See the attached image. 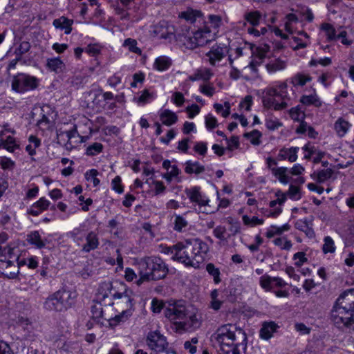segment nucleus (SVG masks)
<instances>
[{
    "instance_id": "nucleus-1",
    "label": "nucleus",
    "mask_w": 354,
    "mask_h": 354,
    "mask_svg": "<svg viewBox=\"0 0 354 354\" xmlns=\"http://www.w3.org/2000/svg\"><path fill=\"white\" fill-rule=\"evenodd\" d=\"M209 250L208 245L200 239H189L179 241L170 247H165L162 252L171 255L174 261L186 267L198 268L204 261Z\"/></svg>"
},
{
    "instance_id": "nucleus-2",
    "label": "nucleus",
    "mask_w": 354,
    "mask_h": 354,
    "mask_svg": "<svg viewBox=\"0 0 354 354\" xmlns=\"http://www.w3.org/2000/svg\"><path fill=\"white\" fill-rule=\"evenodd\" d=\"M220 346V354H241L239 348L247 347V335L241 328L232 324L220 326L211 337Z\"/></svg>"
},
{
    "instance_id": "nucleus-3",
    "label": "nucleus",
    "mask_w": 354,
    "mask_h": 354,
    "mask_svg": "<svg viewBox=\"0 0 354 354\" xmlns=\"http://www.w3.org/2000/svg\"><path fill=\"white\" fill-rule=\"evenodd\" d=\"M140 278L136 284L140 286L145 281H157L165 279L169 269L164 261L158 257H147L138 263Z\"/></svg>"
},
{
    "instance_id": "nucleus-4",
    "label": "nucleus",
    "mask_w": 354,
    "mask_h": 354,
    "mask_svg": "<svg viewBox=\"0 0 354 354\" xmlns=\"http://www.w3.org/2000/svg\"><path fill=\"white\" fill-rule=\"evenodd\" d=\"M177 39L187 48L194 49L207 44L212 40L211 30L206 25L197 30L189 31V28L182 30L177 35Z\"/></svg>"
},
{
    "instance_id": "nucleus-5",
    "label": "nucleus",
    "mask_w": 354,
    "mask_h": 354,
    "mask_svg": "<svg viewBox=\"0 0 354 354\" xmlns=\"http://www.w3.org/2000/svg\"><path fill=\"white\" fill-rule=\"evenodd\" d=\"M165 317L176 326L178 330L193 331L201 324L202 317L194 311H166Z\"/></svg>"
},
{
    "instance_id": "nucleus-6",
    "label": "nucleus",
    "mask_w": 354,
    "mask_h": 354,
    "mask_svg": "<svg viewBox=\"0 0 354 354\" xmlns=\"http://www.w3.org/2000/svg\"><path fill=\"white\" fill-rule=\"evenodd\" d=\"M74 304L71 293L65 290H59L50 295L44 303L46 310H67Z\"/></svg>"
},
{
    "instance_id": "nucleus-7",
    "label": "nucleus",
    "mask_w": 354,
    "mask_h": 354,
    "mask_svg": "<svg viewBox=\"0 0 354 354\" xmlns=\"http://www.w3.org/2000/svg\"><path fill=\"white\" fill-rule=\"evenodd\" d=\"M39 84L38 78L24 73H17L11 80L12 90L21 94L36 89Z\"/></svg>"
},
{
    "instance_id": "nucleus-8",
    "label": "nucleus",
    "mask_w": 354,
    "mask_h": 354,
    "mask_svg": "<svg viewBox=\"0 0 354 354\" xmlns=\"http://www.w3.org/2000/svg\"><path fill=\"white\" fill-rule=\"evenodd\" d=\"M145 342L147 346L156 353L167 349L168 346L166 337L157 330L149 332Z\"/></svg>"
},
{
    "instance_id": "nucleus-9",
    "label": "nucleus",
    "mask_w": 354,
    "mask_h": 354,
    "mask_svg": "<svg viewBox=\"0 0 354 354\" xmlns=\"http://www.w3.org/2000/svg\"><path fill=\"white\" fill-rule=\"evenodd\" d=\"M186 301L183 299H170L166 301L153 298L151 301V310H178L185 308Z\"/></svg>"
},
{
    "instance_id": "nucleus-10",
    "label": "nucleus",
    "mask_w": 354,
    "mask_h": 354,
    "mask_svg": "<svg viewBox=\"0 0 354 354\" xmlns=\"http://www.w3.org/2000/svg\"><path fill=\"white\" fill-rule=\"evenodd\" d=\"M259 283L261 287L266 291L273 292L277 288H281L286 286V283L280 277H272L264 274L260 277Z\"/></svg>"
},
{
    "instance_id": "nucleus-11",
    "label": "nucleus",
    "mask_w": 354,
    "mask_h": 354,
    "mask_svg": "<svg viewBox=\"0 0 354 354\" xmlns=\"http://www.w3.org/2000/svg\"><path fill=\"white\" fill-rule=\"evenodd\" d=\"M19 273V268L15 264L13 259L0 260V277L15 279Z\"/></svg>"
},
{
    "instance_id": "nucleus-12",
    "label": "nucleus",
    "mask_w": 354,
    "mask_h": 354,
    "mask_svg": "<svg viewBox=\"0 0 354 354\" xmlns=\"http://www.w3.org/2000/svg\"><path fill=\"white\" fill-rule=\"evenodd\" d=\"M174 28L169 25L166 21H160L153 28V33L154 36L160 39H170L174 35Z\"/></svg>"
},
{
    "instance_id": "nucleus-13",
    "label": "nucleus",
    "mask_w": 354,
    "mask_h": 354,
    "mask_svg": "<svg viewBox=\"0 0 354 354\" xmlns=\"http://www.w3.org/2000/svg\"><path fill=\"white\" fill-rule=\"evenodd\" d=\"M268 93L270 95H276V97L281 99V102H286L287 106L289 105V102L291 97L288 92V84L286 82H280L274 87L268 88Z\"/></svg>"
},
{
    "instance_id": "nucleus-14",
    "label": "nucleus",
    "mask_w": 354,
    "mask_h": 354,
    "mask_svg": "<svg viewBox=\"0 0 354 354\" xmlns=\"http://www.w3.org/2000/svg\"><path fill=\"white\" fill-rule=\"evenodd\" d=\"M86 243L82 245V252L88 253L97 249L100 245L98 233L95 231H90L85 236Z\"/></svg>"
},
{
    "instance_id": "nucleus-15",
    "label": "nucleus",
    "mask_w": 354,
    "mask_h": 354,
    "mask_svg": "<svg viewBox=\"0 0 354 354\" xmlns=\"http://www.w3.org/2000/svg\"><path fill=\"white\" fill-rule=\"evenodd\" d=\"M50 205V202L48 200L41 197L27 209V214L33 216H37L44 211L48 209Z\"/></svg>"
},
{
    "instance_id": "nucleus-16",
    "label": "nucleus",
    "mask_w": 354,
    "mask_h": 354,
    "mask_svg": "<svg viewBox=\"0 0 354 354\" xmlns=\"http://www.w3.org/2000/svg\"><path fill=\"white\" fill-rule=\"evenodd\" d=\"M225 48L218 45L213 46L210 50L206 53L209 62L211 65L215 66L216 63L220 62L225 55Z\"/></svg>"
},
{
    "instance_id": "nucleus-17",
    "label": "nucleus",
    "mask_w": 354,
    "mask_h": 354,
    "mask_svg": "<svg viewBox=\"0 0 354 354\" xmlns=\"http://www.w3.org/2000/svg\"><path fill=\"white\" fill-rule=\"evenodd\" d=\"M276 95H270L268 93V89L266 91V95L262 97V102L266 108H273L274 110L279 111L285 109L287 107V104L284 102H279L276 100Z\"/></svg>"
},
{
    "instance_id": "nucleus-18",
    "label": "nucleus",
    "mask_w": 354,
    "mask_h": 354,
    "mask_svg": "<svg viewBox=\"0 0 354 354\" xmlns=\"http://www.w3.org/2000/svg\"><path fill=\"white\" fill-rule=\"evenodd\" d=\"M185 192L191 202L195 203L201 206L207 205L208 200L203 196L198 187H194L189 189H186Z\"/></svg>"
},
{
    "instance_id": "nucleus-19",
    "label": "nucleus",
    "mask_w": 354,
    "mask_h": 354,
    "mask_svg": "<svg viewBox=\"0 0 354 354\" xmlns=\"http://www.w3.org/2000/svg\"><path fill=\"white\" fill-rule=\"evenodd\" d=\"M299 147H292L290 148H282L279 150L277 155V159L279 160H288L290 162H295L297 159V153Z\"/></svg>"
},
{
    "instance_id": "nucleus-20",
    "label": "nucleus",
    "mask_w": 354,
    "mask_h": 354,
    "mask_svg": "<svg viewBox=\"0 0 354 354\" xmlns=\"http://www.w3.org/2000/svg\"><path fill=\"white\" fill-rule=\"evenodd\" d=\"M73 24V20L69 19L64 16L55 19L53 21V25L56 29L64 30V33L66 35L71 32Z\"/></svg>"
},
{
    "instance_id": "nucleus-21",
    "label": "nucleus",
    "mask_w": 354,
    "mask_h": 354,
    "mask_svg": "<svg viewBox=\"0 0 354 354\" xmlns=\"http://www.w3.org/2000/svg\"><path fill=\"white\" fill-rule=\"evenodd\" d=\"M278 326L274 322H265L262 324V327L259 331L261 338L263 339H269L272 337L274 333L278 328Z\"/></svg>"
},
{
    "instance_id": "nucleus-22",
    "label": "nucleus",
    "mask_w": 354,
    "mask_h": 354,
    "mask_svg": "<svg viewBox=\"0 0 354 354\" xmlns=\"http://www.w3.org/2000/svg\"><path fill=\"white\" fill-rule=\"evenodd\" d=\"M333 174L334 171L332 169L327 168L314 171L310 174V177L317 183H323L330 179Z\"/></svg>"
},
{
    "instance_id": "nucleus-23",
    "label": "nucleus",
    "mask_w": 354,
    "mask_h": 354,
    "mask_svg": "<svg viewBox=\"0 0 354 354\" xmlns=\"http://www.w3.org/2000/svg\"><path fill=\"white\" fill-rule=\"evenodd\" d=\"M159 116L162 124L166 126H171L178 121L176 113L169 109L162 110L159 113Z\"/></svg>"
},
{
    "instance_id": "nucleus-24",
    "label": "nucleus",
    "mask_w": 354,
    "mask_h": 354,
    "mask_svg": "<svg viewBox=\"0 0 354 354\" xmlns=\"http://www.w3.org/2000/svg\"><path fill=\"white\" fill-rule=\"evenodd\" d=\"M7 130H5V136H3V145L1 148L6 149L10 153H14L17 149L20 148V145L16 138L12 136L6 135Z\"/></svg>"
},
{
    "instance_id": "nucleus-25",
    "label": "nucleus",
    "mask_w": 354,
    "mask_h": 354,
    "mask_svg": "<svg viewBox=\"0 0 354 354\" xmlns=\"http://www.w3.org/2000/svg\"><path fill=\"white\" fill-rule=\"evenodd\" d=\"M295 227L296 229L304 232L309 238H313L315 236L313 227L306 218L297 221L295 223Z\"/></svg>"
},
{
    "instance_id": "nucleus-26",
    "label": "nucleus",
    "mask_w": 354,
    "mask_h": 354,
    "mask_svg": "<svg viewBox=\"0 0 354 354\" xmlns=\"http://www.w3.org/2000/svg\"><path fill=\"white\" fill-rule=\"evenodd\" d=\"M351 127V124L343 118H339L334 124V129L339 137L344 136Z\"/></svg>"
},
{
    "instance_id": "nucleus-27",
    "label": "nucleus",
    "mask_w": 354,
    "mask_h": 354,
    "mask_svg": "<svg viewBox=\"0 0 354 354\" xmlns=\"http://www.w3.org/2000/svg\"><path fill=\"white\" fill-rule=\"evenodd\" d=\"M311 80L312 77L309 74L297 73L290 78V83L295 87L304 86Z\"/></svg>"
},
{
    "instance_id": "nucleus-28",
    "label": "nucleus",
    "mask_w": 354,
    "mask_h": 354,
    "mask_svg": "<svg viewBox=\"0 0 354 354\" xmlns=\"http://www.w3.org/2000/svg\"><path fill=\"white\" fill-rule=\"evenodd\" d=\"M131 311H122V313L118 315H115L114 317H106L104 319H106L109 324L113 327L117 326L120 322H124L127 321L129 317L131 315L130 313Z\"/></svg>"
},
{
    "instance_id": "nucleus-29",
    "label": "nucleus",
    "mask_w": 354,
    "mask_h": 354,
    "mask_svg": "<svg viewBox=\"0 0 354 354\" xmlns=\"http://www.w3.org/2000/svg\"><path fill=\"white\" fill-rule=\"evenodd\" d=\"M205 167L201 165L198 162H192L191 160H187L185 162V171L188 174H200L205 171Z\"/></svg>"
},
{
    "instance_id": "nucleus-30",
    "label": "nucleus",
    "mask_w": 354,
    "mask_h": 354,
    "mask_svg": "<svg viewBox=\"0 0 354 354\" xmlns=\"http://www.w3.org/2000/svg\"><path fill=\"white\" fill-rule=\"evenodd\" d=\"M300 102L305 106L313 105L315 107H320L322 104L315 91L313 94L302 95L300 98Z\"/></svg>"
},
{
    "instance_id": "nucleus-31",
    "label": "nucleus",
    "mask_w": 354,
    "mask_h": 354,
    "mask_svg": "<svg viewBox=\"0 0 354 354\" xmlns=\"http://www.w3.org/2000/svg\"><path fill=\"white\" fill-rule=\"evenodd\" d=\"M172 64L171 59L167 56L157 57L153 64V68L158 71L167 70Z\"/></svg>"
},
{
    "instance_id": "nucleus-32",
    "label": "nucleus",
    "mask_w": 354,
    "mask_h": 354,
    "mask_svg": "<svg viewBox=\"0 0 354 354\" xmlns=\"http://www.w3.org/2000/svg\"><path fill=\"white\" fill-rule=\"evenodd\" d=\"M46 68L57 73L62 71L65 65L59 57L48 58L46 61Z\"/></svg>"
},
{
    "instance_id": "nucleus-33",
    "label": "nucleus",
    "mask_w": 354,
    "mask_h": 354,
    "mask_svg": "<svg viewBox=\"0 0 354 354\" xmlns=\"http://www.w3.org/2000/svg\"><path fill=\"white\" fill-rule=\"evenodd\" d=\"M344 315L335 317V323H342L345 326L349 328L354 324V311H342Z\"/></svg>"
},
{
    "instance_id": "nucleus-34",
    "label": "nucleus",
    "mask_w": 354,
    "mask_h": 354,
    "mask_svg": "<svg viewBox=\"0 0 354 354\" xmlns=\"http://www.w3.org/2000/svg\"><path fill=\"white\" fill-rule=\"evenodd\" d=\"M288 169L287 167H281L277 169H272V174L276 178H278L280 183L286 185L289 183L290 178L287 174L288 171Z\"/></svg>"
},
{
    "instance_id": "nucleus-35",
    "label": "nucleus",
    "mask_w": 354,
    "mask_h": 354,
    "mask_svg": "<svg viewBox=\"0 0 354 354\" xmlns=\"http://www.w3.org/2000/svg\"><path fill=\"white\" fill-rule=\"evenodd\" d=\"M156 96L155 92H149L148 89H145L141 92L140 95L137 98L135 97L133 100L139 105H145L153 100Z\"/></svg>"
},
{
    "instance_id": "nucleus-36",
    "label": "nucleus",
    "mask_w": 354,
    "mask_h": 354,
    "mask_svg": "<svg viewBox=\"0 0 354 354\" xmlns=\"http://www.w3.org/2000/svg\"><path fill=\"white\" fill-rule=\"evenodd\" d=\"M266 67L269 73H275L284 69L286 67V62L280 59H276L268 63Z\"/></svg>"
},
{
    "instance_id": "nucleus-37",
    "label": "nucleus",
    "mask_w": 354,
    "mask_h": 354,
    "mask_svg": "<svg viewBox=\"0 0 354 354\" xmlns=\"http://www.w3.org/2000/svg\"><path fill=\"white\" fill-rule=\"evenodd\" d=\"M201 16V12L198 10L188 9L179 14V18L184 19L192 24L194 23L198 17Z\"/></svg>"
},
{
    "instance_id": "nucleus-38",
    "label": "nucleus",
    "mask_w": 354,
    "mask_h": 354,
    "mask_svg": "<svg viewBox=\"0 0 354 354\" xmlns=\"http://www.w3.org/2000/svg\"><path fill=\"white\" fill-rule=\"evenodd\" d=\"M244 19L252 26H257L261 19V13L258 10L247 12L244 15Z\"/></svg>"
},
{
    "instance_id": "nucleus-39",
    "label": "nucleus",
    "mask_w": 354,
    "mask_h": 354,
    "mask_svg": "<svg viewBox=\"0 0 354 354\" xmlns=\"http://www.w3.org/2000/svg\"><path fill=\"white\" fill-rule=\"evenodd\" d=\"M17 254L15 253V248L10 246H0V260L17 259Z\"/></svg>"
},
{
    "instance_id": "nucleus-40",
    "label": "nucleus",
    "mask_w": 354,
    "mask_h": 354,
    "mask_svg": "<svg viewBox=\"0 0 354 354\" xmlns=\"http://www.w3.org/2000/svg\"><path fill=\"white\" fill-rule=\"evenodd\" d=\"M27 241L32 245H35L37 248H43L45 247V243L42 241L38 231L32 232L28 235Z\"/></svg>"
},
{
    "instance_id": "nucleus-41",
    "label": "nucleus",
    "mask_w": 354,
    "mask_h": 354,
    "mask_svg": "<svg viewBox=\"0 0 354 354\" xmlns=\"http://www.w3.org/2000/svg\"><path fill=\"white\" fill-rule=\"evenodd\" d=\"M28 141L30 144L26 147V151L29 155L34 156L36 154L35 149L41 145V140L37 137L32 135L29 137Z\"/></svg>"
},
{
    "instance_id": "nucleus-42",
    "label": "nucleus",
    "mask_w": 354,
    "mask_h": 354,
    "mask_svg": "<svg viewBox=\"0 0 354 354\" xmlns=\"http://www.w3.org/2000/svg\"><path fill=\"white\" fill-rule=\"evenodd\" d=\"M322 249L324 254L335 253L336 247L334 241L330 236H326L324 238V244Z\"/></svg>"
},
{
    "instance_id": "nucleus-43",
    "label": "nucleus",
    "mask_w": 354,
    "mask_h": 354,
    "mask_svg": "<svg viewBox=\"0 0 354 354\" xmlns=\"http://www.w3.org/2000/svg\"><path fill=\"white\" fill-rule=\"evenodd\" d=\"M103 149L104 147L102 143L94 142L86 147L85 154L88 156H95L102 152Z\"/></svg>"
},
{
    "instance_id": "nucleus-44",
    "label": "nucleus",
    "mask_w": 354,
    "mask_h": 354,
    "mask_svg": "<svg viewBox=\"0 0 354 354\" xmlns=\"http://www.w3.org/2000/svg\"><path fill=\"white\" fill-rule=\"evenodd\" d=\"M322 29L325 32L327 41H330L336 39V31L333 25L328 23L322 24Z\"/></svg>"
},
{
    "instance_id": "nucleus-45",
    "label": "nucleus",
    "mask_w": 354,
    "mask_h": 354,
    "mask_svg": "<svg viewBox=\"0 0 354 354\" xmlns=\"http://www.w3.org/2000/svg\"><path fill=\"white\" fill-rule=\"evenodd\" d=\"M137 41L134 39L127 38L124 41L123 46L127 47L129 51L140 55L142 50L137 46Z\"/></svg>"
},
{
    "instance_id": "nucleus-46",
    "label": "nucleus",
    "mask_w": 354,
    "mask_h": 354,
    "mask_svg": "<svg viewBox=\"0 0 354 354\" xmlns=\"http://www.w3.org/2000/svg\"><path fill=\"white\" fill-rule=\"evenodd\" d=\"M206 270L209 274L213 277L215 283H218L221 282V280L220 278V270L218 268H216L213 263H207L206 266Z\"/></svg>"
},
{
    "instance_id": "nucleus-47",
    "label": "nucleus",
    "mask_w": 354,
    "mask_h": 354,
    "mask_svg": "<svg viewBox=\"0 0 354 354\" xmlns=\"http://www.w3.org/2000/svg\"><path fill=\"white\" fill-rule=\"evenodd\" d=\"M273 242L275 245L279 247L281 250H290L292 246V242L284 236L276 238Z\"/></svg>"
},
{
    "instance_id": "nucleus-48",
    "label": "nucleus",
    "mask_w": 354,
    "mask_h": 354,
    "mask_svg": "<svg viewBox=\"0 0 354 354\" xmlns=\"http://www.w3.org/2000/svg\"><path fill=\"white\" fill-rule=\"evenodd\" d=\"M242 220L244 225L250 227H254L258 225H262L264 222L263 219L259 218L257 216L250 217L248 215H243Z\"/></svg>"
},
{
    "instance_id": "nucleus-49",
    "label": "nucleus",
    "mask_w": 354,
    "mask_h": 354,
    "mask_svg": "<svg viewBox=\"0 0 354 354\" xmlns=\"http://www.w3.org/2000/svg\"><path fill=\"white\" fill-rule=\"evenodd\" d=\"M289 113L290 118L295 121H301L304 119V111L299 106L292 108Z\"/></svg>"
},
{
    "instance_id": "nucleus-50",
    "label": "nucleus",
    "mask_w": 354,
    "mask_h": 354,
    "mask_svg": "<svg viewBox=\"0 0 354 354\" xmlns=\"http://www.w3.org/2000/svg\"><path fill=\"white\" fill-rule=\"evenodd\" d=\"M187 221L186 219L180 215H176L174 220V227L176 231L181 232L183 228L187 226Z\"/></svg>"
},
{
    "instance_id": "nucleus-51",
    "label": "nucleus",
    "mask_w": 354,
    "mask_h": 354,
    "mask_svg": "<svg viewBox=\"0 0 354 354\" xmlns=\"http://www.w3.org/2000/svg\"><path fill=\"white\" fill-rule=\"evenodd\" d=\"M244 137L247 138H251L250 142L254 145H259L260 144V138L261 133L258 130H253L251 132L245 133Z\"/></svg>"
},
{
    "instance_id": "nucleus-52",
    "label": "nucleus",
    "mask_w": 354,
    "mask_h": 354,
    "mask_svg": "<svg viewBox=\"0 0 354 354\" xmlns=\"http://www.w3.org/2000/svg\"><path fill=\"white\" fill-rule=\"evenodd\" d=\"M98 174H99V172L97 169H91L85 173V178L87 180L92 179L93 186L96 187L100 183V179L97 178Z\"/></svg>"
},
{
    "instance_id": "nucleus-53",
    "label": "nucleus",
    "mask_w": 354,
    "mask_h": 354,
    "mask_svg": "<svg viewBox=\"0 0 354 354\" xmlns=\"http://www.w3.org/2000/svg\"><path fill=\"white\" fill-rule=\"evenodd\" d=\"M101 50L102 47L97 44H89L84 49V51L92 57H95L100 54Z\"/></svg>"
},
{
    "instance_id": "nucleus-54",
    "label": "nucleus",
    "mask_w": 354,
    "mask_h": 354,
    "mask_svg": "<svg viewBox=\"0 0 354 354\" xmlns=\"http://www.w3.org/2000/svg\"><path fill=\"white\" fill-rule=\"evenodd\" d=\"M293 260L295 261V266L300 268L304 263L308 261L306 254L304 252H298L293 255Z\"/></svg>"
},
{
    "instance_id": "nucleus-55",
    "label": "nucleus",
    "mask_w": 354,
    "mask_h": 354,
    "mask_svg": "<svg viewBox=\"0 0 354 354\" xmlns=\"http://www.w3.org/2000/svg\"><path fill=\"white\" fill-rule=\"evenodd\" d=\"M332 64V59L330 57H324L319 59H312L309 62L310 66H317L320 64L323 66H328Z\"/></svg>"
},
{
    "instance_id": "nucleus-56",
    "label": "nucleus",
    "mask_w": 354,
    "mask_h": 354,
    "mask_svg": "<svg viewBox=\"0 0 354 354\" xmlns=\"http://www.w3.org/2000/svg\"><path fill=\"white\" fill-rule=\"evenodd\" d=\"M0 165L1 167L4 170H12L15 166V162L10 158L3 156L0 158Z\"/></svg>"
},
{
    "instance_id": "nucleus-57",
    "label": "nucleus",
    "mask_w": 354,
    "mask_h": 354,
    "mask_svg": "<svg viewBox=\"0 0 354 354\" xmlns=\"http://www.w3.org/2000/svg\"><path fill=\"white\" fill-rule=\"evenodd\" d=\"M194 151L202 156H205L207 151V144L205 142H197L193 148Z\"/></svg>"
},
{
    "instance_id": "nucleus-58",
    "label": "nucleus",
    "mask_w": 354,
    "mask_h": 354,
    "mask_svg": "<svg viewBox=\"0 0 354 354\" xmlns=\"http://www.w3.org/2000/svg\"><path fill=\"white\" fill-rule=\"evenodd\" d=\"M122 179L120 176H115L111 182L112 189L118 194H122L124 192V187L122 185Z\"/></svg>"
},
{
    "instance_id": "nucleus-59",
    "label": "nucleus",
    "mask_w": 354,
    "mask_h": 354,
    "mask_svg": "<svg viewBox=\"0 0 354 354\" xmlns=\"http://www.w3.org/2000/svg\"><path fill=\"white\" fill-rule=\"evenodd\" d=\"M266 126L270 131H274L282 126V123L277 118H267Z\"/></svg>"
},
{
    "instance_id": "nucleus-60",
    "label": "nucleus",
    "mask_w": 354,
    "mask_h": 354,
    "mask_svg": "<svg viewBox=\"0 0 354 354\" xmlns=\"http://www.w3.org/2000/svg\"><path fill=\"white\" fill-rule=\"evenodd\" d=\"M213 234L215 237L221 241H226L227 239L225 237L226 228L224 226L218 225L215 227L213 230Z\"/></svg>"
},
{
    "instance_id": "nucleus-61",
    "label": "nucleus",
    "mask_w": 354,
    "mask_h": 354,
    "mask_svg": "<svg viewBox=\"0 0 354 354\" xmlns=\"http://www.w3.org/2000/svg\"><path fill=\"white\" fill-rule=\"evenodd\" d=\"M218 296V291L217 290H214L211 292V306L214 310H219L221 306V301L217 299Z\"/></svg>"
},
{
    "instance_id": "nucleus-62",
    "label": "nucleus",
    "mask_w": 354,
    "mask_h": 354,
    "mask_svg": "<svg viewBox=\"0 0 354 354\" xmlns=\"http://www.w3.org/2000/svg\"><path fill=\"white\" fill-rule=\"evenodd\" d=\"M287 194L292 199L297 200L301 198L299 187L292 185H290Z\"/></svg>"
},
{
    "instance_id": "nucleus-63",
    "label": "nucleus",
    "mask_w": 354,
    "mask_h": 354,
    "mask_svg": "<svg viewBox=\"0 0 354 354\" xmlns=\"http://www.w3.org/2000/svg\"><path fill=\"white\" fill-rule=\"evenodd\" d=\"M218 125L216 118L212 114H208L205 116V126L209 130L214 129Z\"/></svg>"
},
{
    "instance_id": "nucleus-64",
    "label": "nucleus",
    "mask_w": 354,
    "mask_h": 354,
    "mask_svg": "<svg viewBox=\"0 0 354 354\" xmlns=\"http://www.w3.org/2000/svg\"><path fill=\"white\" fill-rule=\"evenodd\" d=\"M152 184L154 186L153 192L155 196H158L163 194L166 190V187L165 186L163 182L158 180H153Z\"/></svg>"
}]
</instances>
